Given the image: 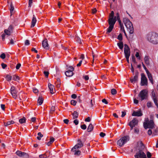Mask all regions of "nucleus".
<instances>
[{
	"mask_svg": "<svg viewBox=\"0 0 158 158\" xmlns=\"http://www.w3.org/2000/svg\"><path fill=\"white\" fill-rule=\"evenodd\" d=\"M147 39L150 42L153 44H158V34L156 33H149L147 35Z\"/></svg>",
	"mask_w": 158,
	"mask_h": 158,
	"instance_id": "1",
	"label": "nucleus"
},
{
	"mask_svg": "<svg viewBox=\"0 0 158 158\" xmlns=\"http://www.w3.org/2000/svg\"><path fill=\"white\" fill-rule=\"evenodd\" d=\"M154 123L152 120H149L148 118L145 119L143 126L145 129L148 128L153 129L154 127Z\"/></svg>",
	"mask_w": 158,
	"mask_h": 158,
	"instance_id": "2",
	"label": "nucleus"
},
{
	"mask_svg": "<svg viewBox=\"0 0 158 158\" xmlns=\"http://www.w3.org/2000/svg\"><path fill=\"white\" fill-rule=\"evenodd\" d=\"M80 138L81 139L77 140V143L72 148L71 150H73L75 149L81 148L83 146L86 140V138L85 136H83Z\"/></svg>",
	"mask_w": 158,
	"mask_h": 158,
	"instance_id": "3",
	"label": "nucleus"
},
{
	"mask_svg": "<svg viewBox=\"0 0 158 158\" xmlns=\"http://www.w3.org/2000/svg\"><path fill=\"white\" fill-rule=\"evenodd\" d=\"M141 147L142 149H139L136 153L134 156L135 158H147L146 154L142 150L145 148L144 145L143 143L141 144Z\"/></svg>",
	"mask_w": 158,
	"mask_h": 158,
	"instance_id": "4",
	"label": "nucleus"
},
{
	"mask_svg": "<svg viewBox=\"0 0 158 158\" xmlns=\"http://www.w3.org/2000/svg\"><path fill=\"white\" fill-rule=\"evenodd\" d=\"M129 136L128 135L125 136L121 137L120 139L117 141V144L120 147L123 146L125 143L129 141Z\"/></svg>",
	"mask_w": 158,
	"mask_h": 158,
	"instance_id": "5",
	"label": "nucleus"
},
{
	"mask_svg": "<svg viewBox=\"0 0 158 158\" xmlns=\"http://www.w3.org/2000/svg\"><path fill=\"white\" fill-rule=\"evenodd\" d=\"M140 98L141 101L146 99L148 96V91L146 89H144L141 91L138 95Z\"/></svg>",
	"mask_w": 158,
	"mask_h": 158,
	"instance_id": "6",
	"label": "nucleus"
},
{
	"mask_svg": "<svg viewBox=\"0 0 158 158\" xmlns=\"http://www.w3.org/2000/svg\"><path fill=\"white\" fill-rule=\"evenodd\" d=\"M141 85L144 86L145 85H147L148 84V80L146 76L143 73H141Z\"/></svg>",
	"mask_w": 158,
	"mask_h": 158,
	"instance_id": "7",
	"label": "nucleus"
},
{
	"mask_svg": "<svg viewBox=\"0 0 158 158\" xmlns=\"http://www.w3.org/2000/svg\"><path fill=\"white\" fill-rule=\"evenodd\" d=\"M16 154L19 156L23 158H27L28 157V155L27 154L22 152L20 151H17L16 152Z\"/></svg>",
	"mask_w": 158,
	"mask_h": 158,
	"instance_id": "8",
	"label": "nucleus"
},
{
	"mask_svg": "<svg viewBox=\"0 0 158 158\" xmlns=\"http://www.w3.org/2000/svg\"><path fill=\"white\" fill-rule=\"evenodd\" d=\"M10 93L13 98L16 99L17 98V91L15 87L12 86L10 89Z\"/></svg>",
	"mask_w": 158,
	"mask_h": 158,
	"instance_id": "9",
	"label": "nucleus"
},
{
	"mask_svg": "<svg viewBox=\"0 0 158 158\" xmlns=\"http://www.w3.org/2000/svg\"><path fill=\"white\" fill-rule=\"evenodd\" d=\"M138 75L139 73L138 72H137L135 73V75L133 78H130V81L131 83H134L138 81Z\"/></svg>",
	"mask_w": 158,
	"mask_h": 158,
	"instance_id": "10",
	"label": "nucleus"
},
{
	"mask_svg": "<svg viewBox=\"0 0 158 158\" xmlns=\"http://www.w3.org/2000/svg\"><path fill=\"white\" fill-rule=\"evenodd\" d=\"M123 22L127 28L133 25L132 23L128 19H124Z\"/></svg>",
	"mask_w": 158,
	"mask_h": 158,
	"instance_id": "11",
	"label": "nucleus"
},
{
	"mask_svg": "<svg viewBox=\"0 0 158 158\" xmlns=\"http://www.w3.org/2000/svg\"><path fill=\"white\" fill-rule=\"evenodd\" d=\"M128 31H129L130 35H129V38L132 39L133 36V33L134 32V29L133 25L131 26L129 28H127Z\"/></svg>",
	"mask_w": 158,
	"mask_h": 158,
	"instance_id": "12",
	"label": "nucleus"
},
{
	"mask_svg": "<svg viewBox=\"0 0 158 158\" xmlns=\"http://www.w3.org/2000/svg\"><path fill=\"white\" fill-rule=\"evenodd\" d=\"M143 114L140 109L138 111H133L132 114V115L133 116L140 117L142 116Z\"/></svg>",
	"mask_w": 158,
	"mask_h": 158,
	"instance_id": "13",
	"label": "nucleus"
},
{
	"mask_svg": "<svg viewBox=\"0 0 158 158\" xmlns=\"http://www.w3.org/2000/svg\"><path fill=\"white\" fill-rule=\"evenodd\" d=\"M116 21V16H115L114 18H109L108 19V23L109 25H111V26H114Z\"/></svg>",
	"mask_w": 158,
	"mask_h": 158,
	"instance_id": "14",
	"label": "nucleus"
},
{
	"mask_svg": "<svg viewBox=\"0 0 158 158\" xmlns=\"http://www.w3.org/2000/svg\"><path fill=\"white\" fill-rule=\"evenodd\" d=\"M42 45L43 47L46 50L48 49L49 48L47 39H45L42 42Z\"/></svg>",
	"mask_w": 158,
	"mask_h": 158,
	"instance_id": "15",
	"label": "nucleus"
},
{
	"mask_svg": "<svg viewBox=\"0 0 158 158\" xmlns=\"http://www.w3.org/2000/svg\"><path fill=\"white\" fill-rule=\"evenodd\" d=\"M152 95L153 97V101L157 107L158 108V103L157 102V100L156 97V94L154 90H152Z\"/></svg>",
	"mask_w": 158,
	"mask_h": 158,
	"instance_id": "16",
	"label": "nucleus"
},
{
	"mask_svg": "<svg viewBox=\"0 0 158 158\" xmlns=\"http://www.w3.org/2000/svg\"><path fill=\"white\" fill-rule=\"evenodd\" d=\"M36 22V19L35 15H33L32 19L31 21V27L32 28L34 27Z\"/></svg>",
	"mask_w": 158,
	"mask_h": 158,
	"instance_id": "17",
	"label": "nucleus"
},
{
	"mask_svg": "<svg viewBox=\"0 0 158 158\" xmlns=\"http://www.w3.org/2000/svg\"><path fill=\"white\" fill-rule=\"evenodd\" d=\"M138 122V120L135 118H134L132 120L130 121L129 123H131V124L132 126L135 127L136 125H137Z\"/></svg>",
	"mask_w": 158,
	"mask_h": 158,
	"instance_id": "18",
	"label": "nucleus"
},
{
	"mask_svg": "<svg viewBox=\"0 0 158 158\" xmlns=\"http://www.w3.org/2000/svg\"><path fill=\"white\" fill-rule=\"evenodd\" d=\"M65 75L68 77H70L72 76L73 75V71L68 70L65 72Z\"/></svg>",
	"mask_w": 158,
	"mask_h": 158,
	"instance_id": "19",
	"label": "nucleus"
},
{
	"mask_svg": "<svg viewBox=\"0 0 158 158\" xmlns=\"http://www.w3.org/2000/svg\"><path fill=\"white\" fill-rule=\"evenodd\" d=\"M48 87L50 90V93L52 94L54 93V86L51 84H48Z\"/></svg>",
	"mask_w": 158,
	"mask_h": 158,
	"instance_id": "20",
	"label": "nucleus"
},
{
	"mask_svg": "<svg viewBox=\"0 0 158 158\" xmlns=\"http://www.w3.org/2000/svg\"><path fill=\"white\" fill-rule=\"evenodd\" d=\"M124 53L125 57H129L130 55V49L124 50Z\"/></svg>",
	"mask_w": 158,
	"mask_h": 158,
	"instance_id": "21",
	"label": "nucleus"
},
{
	"mask_svg": "<svg viewBox=\"0 0 158 158\" xmlns=\"http://www.w3.org/2000/svg\"><path fill=\"white\" fill-rule=\"evenodd\" d=\"M76 149H74L73 150H71V151L74 152V155L79 156L81 155V151L79 150H77Z\"/></svg>",
	"mask_w": 158,
	"mask_h": 158,
	"instance_id": "22",
	"label": "nucleus"
},
{
	"mask_svg": "<svg viewBox=\"0 0 158 158\" xmlns=\"http://www.w3.org/2000/svg\"><path fill=\"white\" fill-rule=\"evenodd\" d=\"M94 129V127L92 123H90L88 127L87 130L88 132H91Z\"/></svg>",
	"mask_w": 158,
	"mask_h": 158,
	"instance_id": "23",
	"label": "nucleus"
},
{
	"mask_svg": "<svg viewBox=\"0 0 158 158\" xmlns=\"http://www.w3.org/2000/svg\"><path fill=\"white\" fill-rule=\"evenodd\" d=\"M15 123L14 121L13 120L9 121L7 122H4V125L5 126H7L10 124H13Z\"/></svg>",
	"mask_w": 158,
	"mask_h": 158,
	"instance_id": "24",
	"label": "nucleus"
},
{
	"mask_svg": "<svg viewBox=\"0 0 158 158\" xmlns=\"http://www.w3.org/2000/svg\"><path fill=\"white\" fill-rule=\"evenodd\" d=\"M73 116V119H75L77 118L78 116V113L76 111H74L73 113L72 114Z\"/></svg>",
	"mask_w": 158,
	"mask_h": 158,
	"instance_id": "25",
	"label": "nucleus"
},
{
	"mask_svg": "<svg viewBox=\"0 0 158 158\" xmlns=\"http://www.w3.org/2000/svg\"><path fill=\"white\" fill-rule=\"evenodd\" d=\"M43 99L42 97H40L37 101L38 105H41L43 103Z\"/></svg>",
	"mask_w": 158,
	"mask_h": 158,
	"instance_id": "26",
	"label": "nucleus"
},
{
	"mask_svg": "<svg viewBox=\"0 0 158 158\" xmlns=\"http://www.w3.org/2000/svg\"><path fill=\"white\" fill-rule=\"evenodd\" d=\"M114 26H111V25H109V27L107 29V31L106 32V33L107 34H108L110 33L112 30L114 28Z\"/></svg>",
	"mask_w": 158,
	"mask_h": 158,
	"instance_id": "27",
	"label": "nucleus"
},
{
	"mask_svg": "<svg viewBox=\"0 0 158 158\" xmlns=\"http://www.w3.org/2000/svg\"><path fill=\"white\" fill-rule=\"evenodd\" d=\"M144 62L146 64L149 65L150 64L149 57L146 56L144 58Z\"/></svg>",
	"mask_w": 158,
	"mask_h": 158,
	"instance_id": "28",
	"label": "nucleus"
},
{
	"mask_svg": "<svg viewBox=\"0 0 158 158\" xmlns=\"http://www.w3.org/2000/svg\"><path fill=\"white\" fill-rule=\"evenodd\" d=\"M117 44L120 49L122 50L123 49V42L119 41V43H118Z\"/></svg>",
	"mask_w": 158,
	"mask_h": 158,
	"instance_id": "29",
	"label": "nucleus"
},
{
	"mask_svg": "<svg viewBox=\"0 0 158 158\" xmlns=\"http://www.w3.org/2000/svg\"><path fill=\"white\" fill-rule=\"evenodd\" d=\"M54 138L53 137H51L50 138V140L49 141L46 143L49 146L54 141Z\"/></svg>",
	"mask_w": 158,
	"mask_h": 158,
	"instance_id": "30",
	"label": "nucleus"
},
{
	"mask_svg": "<svg viewBox=\"0 0 158 158\" xmlns=\"http://www.w3.org/2000/svg\"><path fill=\"white\" fill-rule=\"evenodd\" d=\"M12 77L13 79L15 81H18L20 80L19 77L15 75H13Z\"/></svg>",
	"mask_w": 158,
	"mask_h": 158,
	"instance_id": "31",
	"label": "nucleus"
},
{
	"mask_svg": "<svg viewBox=\"0 0 158 158\" xmlns=\"http://www.w3.org/2000/svg\"><path fill=\"white\" fill-rule=\"evenodd\" d=\"M26 118L24 117H23L22 118L20 119L19 120V122L21 124H22L24 123H26Z\"/></svg>",
	"mask_w": 158,
	"mask_h": 158,
	"instance_id": "32",
	"label": "nucleus"
},
{
	"mask_svg": "<svg viewBox=\"0 0 158 158\" xmlns=\"http://www.w3.org/2000/svg\"><path fill=\"white\" fill-rule=\"evenodd\" d=\"M5 78L6 79V81H10L12 78V77L9 74H7L5 77Z\"/></svg>",
	"mask_w": 158,
	"mask_h": 158,
	"instance_id": "33",
	"label": "nucleus"
},
{
	"mask_svg": "<svg viewBox=\"0 0 158 158\" xmlns=\"http://www.w3.org/2000/svg\"><path fill=\"white\" fill-rule=\"evenodd\" d=\"M148 78L149 79V80L151 82L152 84H153V80L151 74H149L148 75Z\"/></svg>",
	"mask_w": 158,
	"mask_h": 158,
	"instance_id": "34",
	"label": "nucleus"
},
{
	"mask_svg": "<svg viewBox=\"0 0 158 158\" xmlns=\"http://www.w3.org/2000/svg\"><path fill=\"white\" fill-rule=\"evenodd\" d=\"M116 16H117V20H118V22L119 24V25L122 24L123 23H122L121 21L120 20V17H119V13H117V14H116Z\"/></svg>",
	"mask_w": 158,
	"mask_h": 158,
	"instance_id": "35",
	"label": "nucleus"
},
{
	"mask_svg": "<svg viewBox=\"0 0 158 158\" xmlns=\"http://www.w3.org/2000/svg\"><path fill=\"white\" fill-rule=\"evenodd\" d=\"M56 84L57 87H60V80L59 78H57V81L56 82Z\"/></svg>",
	"mask_w": 158,
	"mask_h": 158,
	"instance_id": "36",
	"label": "nucleus"
},
{
	"mask_svg": "<svg viewBox=\"0 0 158 158\" xmlns=\"http://www.w3.org/2000/svg\"><path fill=\"white\" fill-rule=\"evenodd\" d=\"M39 136L37 137V139L38 140H40L41 138L43 136V135L41 134V132H39L37 134Z\"/></svg>",
	"mask_w": 158,
	"mask_h": 158,
	"instance_id": "37",
	"label": "nucleus"
},
{
	"mask_svg": "<svg viewBox=\"0 0 158 158\" xmlns=\"http://www.w3.org/2000/svg\"><path fill=\"white\" fill-rule=\"evenodd\" d=\"M4 31L6 35H10L11 34V32L7 29H5Z\"/></svg>",
	"mask_w": 158,
	"mask_h": 158,
	"instance_id": "38",
	"label": "nucleus"
},
{
	"mask_svg": "<svg viewBox=\"0 0 158 158\" xmlns=\"http://www.w3.org/2000/svg\"><path fill=\"white\" fill-rule=\"evenodd\" d=\"M117 39L120 41H121L123 40V36L120 33L118 35Z\"/></svg>",
	"mask_w": 158,
	"mask_h": 158,
	"instance_id": "39",
	"label": "nucleus"
},
{
	"mask_svg": "<svg viewBox=\"0 0 158 158\" xmlns=\"http://www.w3.org/2000/svg\"><path fill=\"white\" fill-rule=\"evenodd\" d=\"M111 93L112 95H114L116 94L117 91L114 89H111Z\"/></svg>",
	"mask_w": 158,
	"mask_h": 158,
	"instance_id": "40",
	"label": "nucleus"
},
{
	"mask_svg": "<svg viewBox=\"0 0 158 158\" xmlns=\"http://www.w3.org/2000/svg\"><path fill=\"white\" fill-rule=\"evenodd\" d=\"M77 102L76 101L73 100H71V104L74 106L76 105Z\"/></svg>",
	"mask_w": 158,
	"mask_h": 158,
	"instance_id": "41",
	"label": "nucleus"
},
{
	"mask_svg": "<svg viewBox=\"0 0 158 158\" xmlns=\"http://www.w3.org/2000/svg\"><path fill=\"white\" fill-rule=\"evenodd\" d=\"M14 6L12 4V3H11L10 5V11L12 12L14 10Z\"/></svg>",
	"mask_w": 158,
	"mask_h": 158,
	"instance_id": "42",
	"label": "nucleus"
},
{
	"mask_svg": "<svg viewBox=\"0 0 158 158\" xmlns=\"http://www.w3.org/2000/svg\"><path fill=\"white\" fill-rule=\"evenodd\" d=\"M44 73L46 77H48L49 74V73L48 71H44Z\"/></svg>",
	"mask_w": 158,
	"mask_h": 158,
	"instance_id": "43",
	"label": "nucleus"
},
{
	"mask_svg": "<svg viewBox=\"0 0 158 158\" xmlns=\"http://www.w3.org/2000/svg\"><path fill=\"white\" fill-rule=\"evenodd\" d=\"M147 156L148 158H149L151 157L152 155L150 152L148 151L147 152Z\"/></svg>",
	"mask_w": 158,
	"mask_h": 158,
	"instance_id": "44",
	"label": "nucleus"
},
{
	"mask_svg": "<svg viewBox=\"0 0 158 158\" xmlns=\"http://www.w3.org/2000/svg\"><path fill=\"white\" fill-rule=\"evenodd\" d=\"M81 128L83 130H85L86 128V126L85 124H83L81 126Z\"/></svg>",
	"mask_w": 158,
	"mask_h": 158,
	"instance_id": "45",
	"label": "nucleus"
},
{
	"mask_svg": "<svg viewBox=\"0 0 158 158\" xmlns=\"http://www.w3.org/2000/svg\"><path fill=\"white\" fill-rule=\"evenodd\" d=\"M50 152L49 151H47L46 152V156H45V157H46V158H48V157H49L50 156Z\"/></svg>",
	"mask_w": 158,
	"mask_h": 158,
	"instance_id": "46",
	"label": "nucleus"
},
{
	"mask_svg": "<svg viewBox=\"0 0 158 158\" xmlns=\"http://www.w3.org/2000/svg\"><path fill=\"white\" fill-rule=\"evenodd\" d=\"M132 61H133L136 64L137 62L136 61L135 58V56L133 55L132 56Z\"/></svg>",
	"mask_w": 158,
	"mask_h": 158,
	"instance_id": "47",
	"label": "nucleus"
},
{
	"mask_svg": "<svg viewBox=\"0 0 158 158\" xmlns=\"http://www.w3.org/2000/svg\"><path fill=\"white\" fill-rule=\"evenodd\" d=\"M0 57L2 59H4L6 57V55L5 53H2L1 54Z\"/></svg>",
	"mask_w": 158,
	"mask_h": 158,
	"instance_id": "48",
	"label": "nucleus"
},
{
	"mask_svg": "<svg viewBox=\"0 0 158 158\" xmlns=\"http://www.w3.org/2000/svg\"><path fill=\"white\" fill-rule=\"evenodd\" d=\"M77 43H79L80 44H81L82 43L81 42V39L80 38L78 37L77 38Z\"/></svg>",
	"mask_w": 158,
	"mask_h": 158,
	"instance_id": "49",
	"label": "nucleus"
},
{
	"mask_svg": "<svg viewBox=\"0 0 158 158\" xmlns=\"http://www.w3.org/2000/svg\"><path fill=\"white\" fill-rule=\"evenodd\" d=\"M110 18H114V12L113 11H112L110 15Z\"/></svg>",
	"mask_w": 158,
	"mask_h": 158,
	"instance_id": "50",
	"label": "nucleus"
},
{
	"mask_svg": "<svg viewBox=\"0 0 158 158\" xmlns=\"http://www.w3.org/2000/svg\"><path fill=\"white\" fill-rule=\"evenodd\" d=\"M73 123L75 124V125H77L79 123V121L77 119H75L73 121Z\"/></svg>",
	"mask_w": 158,
	"mask_h": 158,
	"instance_id": "51",
	"label": "nucleus"
},
{
	"mask_svg": "<svg viewBox=\"0 0 158 158\" xmlns=\"http://www.w3.org/2000/svg\"><path fill=\"white\" fill-rule=\"evenodd\" d=\"M135 56L136 57L138 58V59L139 60H140V57L139 55V53L138 52H136L135 54Z\"/></svg>",
	"mask_w": 158,
	"mask_h": 158,
	"instance_id": "52",
	"label": "nucleus"
},
{
	"mask_svg": "<svg viewBox=\"0 0 158 158\" xmlns=\"http://www.w3.org/2000/svg\"><path fill=\"white\" fill-rule=\"evenodd\" d=\"M1 66H2V68L3 69H5L6 67L7 66V65L6 64H5L4 63H2Z\"/></svg>",
	"mask_w": 158,
	"mask_h": 158,
	"instance_id": "53",
	"label": "nucleus"
},
{
	"mask_svg": "<svg viewBox=\"0 0 158 158\" xmlns=\"http://www.w3.org/2000/svg\"><path fill=\"white\" fill-rule=\"evenodd\" d=\"M21 64L20 63L18 64L16 66V68L17 69H19L21 67Z\"/></svg>",
	"mask_w": 158,
	"mask_h": 158,
	"instance_id": "54",
	"label": "nucleus"
},
{
	"mask_svg": "<svg viewBox=\"0 0 158 158\" xmlns=\"http://www.w3.org/2000/svg\"><path fill=\"white\" fill-rule=\"evenodd\" d=\"M83 78L85 80H88L89 79V77L88 75L84 76L83 77Z\"/></svg>",
	"mask_w": 158,
	"mask_h": 158,
	"instance_id": "55",
	"label": "nucleus"
},
{
	"mask_svg": "<svg viewBox=\"0 0 158 158\" xmlns=\"http://www.w3.org/2000/svg\"><path fill=\"white\" fill-rule=\"evenodd\" d=\"M12 28H13L12 26L11 25H10L9 27L7 30H9L10 32H11L12 31Z\"/></svg>",
	"mask_w": 158,
	"mask_h": 158,
	"instance_id": "56",
	"label": "nucleus"
},
{
	"mask_svg": "<svg viewBox=\"0 0 158 158\" xmlns=\"http://www.w3.org/2000/svg\"><path fill=\"white\" fill-rule=\"evenodd\" d=\"M102 102L103 103H104L106 104H107L108 103V102L106 101V99H103L102 100Z\"/></svg>",
	"mask_w": 158,
	"mask_h": 158,
	"instance_id": "57",
	"label": "nucleus"
},
{
	"mask_svg": "<svg viewBox=\"0 0 158 158\" xmlns=\"http://www.w3.org/2000/svg\"><path fill=\"white\" fill-rule=\"evenodd\" d=\"M106 135V134L103 132H101L100 134V136L102 137H104Z\"/></svg>",
	"mask_w": 158,
	"mask_h": 158,
	"instance_id": "58",
	"label": "nucleus"
},
{
	"mask_svg": "<svg viewBox=\"0 0 158 158\" xmlns=\"http://www.w3.org/2000/svg\"><path fill=\"white\" fill-rule=\"evenodd\" d=\"M10 43L11 44L13 45L14 44V42H16V40H14L12 39L10 40Z\"/></svg>",
	"mask_w": 158,
	"mask_h": 158,
	"instance_id": "59",
	"label": "nucleus"
},
{
	"mask_svg": "<svg viewBox=\"0 0 158 158\" xmlns=\"http://www.w3.org/2000/svg\"><path fill=\"white\" fill-rule=\"evenodd\" d=\"M122 114L121 115V117H124L126 114V112L124 111H122Z\"/></svg>",
	"mask_w": 158,
	"mask_h": 158,
	"instance_id": "60",
	"label": "nucleus"
},
{
	"mask_svg": "<svg viewBox=\"0 0 158 158\" xmlns=\"http://www.w3.org/2000/svg\"><path fill=\"white\" fill-rule=\"evenodd\" d=\"M63 122L66 124H68L69 122V120L67 119H64L63 120Z\"/></svg>",
	"mask_w": 158,
	"mask_h": 158,
	"instance_id": "61",
	"label": "nucleus"
},
{
	"mask_svg": "<svg viewBox=\"0 0 158 158\" xmlns=\"http://www.w3.org/2000/svg\"><path fill=\"white\" fill-rule=\"evenodd\" d=\"M33 0H29V7H31L32 3Z\"/></svg>",
	"mask_w": 158,
	"mask_h": 158,
	"instance_id": "62",
	"label": "nucleus"
},
{
	"mask_svg": "<svg viewBox=\"0 0 158 158\" xmlns=\"http://www.w3.org/2000/svg\"><path fill=\"white\" fill-rule=\"evenodd\" d=\"M30 42L28 40H26L25 42V45H28L30 44Z\"/></svg>",
	"mask_w": 158,
	"mask_h": 158,
	"instance_id": "63",
	"label": "nucleus"
},
{
	"mask_svg": "<svg viewBox=\"0 0 158 158\" xmlns=\"http://www.w3.org/2000/svg\"><path fill=\"white\" fill-rule=\"evenodd\" d=\"M147 106L148 107H151L152 106V103L150 102H148L147 103Z\"/></svg>",
	"mask_w": 158,
	"mask_h": 158,
	"instance_id": "64",
	"label": "nucleus"
}]
</instances>
